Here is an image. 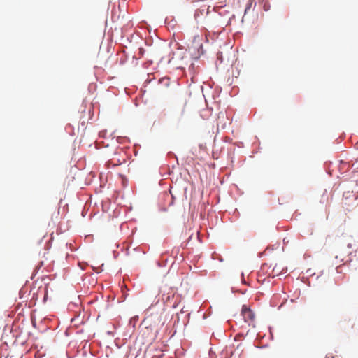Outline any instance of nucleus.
<instances>
[{
  "label": "nucleus",
  "mask_w": 358,
  "mask_h": 358,
  "mask_svg": "<svg viewBox=\"0 0 358 358\" xmlns=\"http://www.w3.org/2000/svg\"><path fill=\"white\" fill-rule=\"evenodd\" d=\"M241 315L246 322L251 323L255 320V314L245 305L242 307Z\"/></svg>",
  "instance_id": "nucleus-1"
}]
</instances>
